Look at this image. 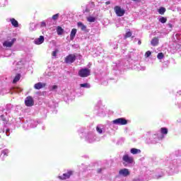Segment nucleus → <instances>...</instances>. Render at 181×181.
I'll return each mask as SVG.
<instances>
[{"label": "nucleus", "mask_w": 181, "mask_h": 181, "mask_svg": "<svg viewBox=\"0 0 181 181\" xmlns=\"http://www.w3.org/2000/svg\"><path fill=\"white\" fill-rule=\"evenodd\" d=\"M76 62V56L73 54H69L65 58V63H67L69 64H71V63H74Z\"/></svg>", "instance_id": "nucleus-5"}, {"label": "nucleus", "mask_w": 181, "mask_h": 181, "mask_svg": "<svg viewBox=\"0 0 181 181\" xmlns=\"http://www.w3.org/2000/svg\"><path fill=\"white\" fill-rule=\"evenodd\" d=\"M163 57H165V55H163V52H160L157 55V59H158L159 60H162V59H163Z\"/></svg>", "instance_id": "nucleus-23"}, {"label": "nucleus", "mask_w": 181, "mask_h": 181, "mask_svg": "<svg viewBox=\"0 0 181 181\" xmlns=\"http://www.w3.org/2000/svg\"><path fill=\"white\" fill-rule=\"evenodd\" d=\"M131 36H132V33L129 31L125 34L124 38L127 39V37H131Z\"/></svg>", "instance_id": "nucleus-27"}, {"label": "nucleus", "mask_w": 181, "mask_h": 181, "mask_svg": "<svg viewBox=\"0 0 181 181\" xmlns=\"http://www.w3.org/2000/svg\"><path fill=\"white\" fill-rule=\"evenodd\" d=\"M8 153H9V151L8 149H4L1 151V155H3V158L8 156Z\"/></svg>", "instance_id": "nucleus-20"}, {"label": "nucleus", "mask_w": 181, "mask_h": 181, "mask_svg": "<svg viewBox=\"0 0 181 181\" xmlns=\"http://www.w3.org/2000/svg\"><path fill=\"white\" fill-rule=\"evenodd\" d=\"M151 54H152V53L151 52V51H147L145 54L146 57H149V56H151Z\"/></svg>", "instance_id": "nucleus-30"}, {"label": "nucleus", "mask_w": 181, "mask_h": 181, "mask_svg": "<svg viewBox=\"0 0 181 181\" xmlns=\"http://www.w3.org/2000/svg\"><path fill=\"white\" fill-rule=\"evenodd\" d=\"M141 40H139V41H138V45H141Z\"/></svg>", "instance_id": "nucleus-37"}, {"label": "nucleus", "mask_w": 181, "mask_h": 181, "mask_svg": "<svg viewBox=\"0 0 181 181\" xmlns=\"http://www.w3.org/2000/svg\"><path fill=\"white\" fill-rule=\"evenodd\" d=\"M56 89H57V86L54 85V86H52V90H56Z\"/></svg>", "instance_id": "nucleus-33"}, {"label": "nucleus", "mask_w": 181, "mask_h": 181, "mask_svg": "<svg viewBox=\"0 0 181 181\" xmlns=\"http://www.w3.org/2000/svg\"><path fill=\"white\" fill-rule=\"evenodd\" d=\"M15 42H16V38H13L11 41L6 40L4 42L3 46L4 47H12Z\"/></svg>", "instance_id": "nucleus-9"}, {"label": "nucleus", "mask_w": 181, "mask_h": 181, "mask_svg": "<svg viewBox=\"0 0 181 181\" xmlns=\"http://www.w3.org/2000/svg\"><path fill=\"white\" fill-rule=\"evenodd\" d=\"M43 42H45V37L43 35H40L39 38L34 40L35 45H42Z\"/></svg>", "instance_id": "nucleus-11"}, {"label": "nucleus", "mask_w": 181, "mask_h": 181, "mask_svg": "<svg viewBox=\"0 0 181 181\" xmlns=\"http://www.w3.org/2000/svg\"><path fill=\"white\" fill-rule=\"evenodd\" d=\"M169 28H173V25L171 23L168 24Z\"/></svg>", "instance_id": "nucleus-36"}, {"label": "nucleus", "mask_w": 181, "mask_h": 181, "mask_svg": "<svg viewBox=\"0 0 181 181\" xmlns=\"http://www.w3.org/2000/svg\"><path fill=\"white\" fill-rule=\"evenodd\" d=\"M64 32V30L62 28V27L58 26L57 28V35H63V33Z\"/></svg>", "instance_id": "nucleus-18"}, {"label": "nucleus", "mask_w": 181, "mask_h": 181, "mask_svg": "<svg viewBox=\"0 0 181 181\" xmlns=\"http://www.w3.org/2000/svg\"><path fill=\"white\" fill-rule=\"evenodd\" d=\"M151 45L153 47L158 46V45H159V38L158 37H154L151 41Z\"/></svg>", "instance_id": "nucleus-12"}, {"label": "nucleus", "mask_w": 181, "mask_h": 181, "mask_svg": "<svg viewBox=\"0 0 181 181\" xmlns=\"http://www.w3.org/2000/svg\"><path fill=\"white\" fill-rule=\"evenodd\" d=\"M57 53H59V49H55L52 52V56H53V57H56V56H57Z\"/></svg>", "instance_id": "nucleus-28"}, {"label": "nucleus", "mask_w": 181, "mask_h": 181, "mask_svg": "<svg viewBox=\"0 0 181 181\" xmlns=\"http://www.w3.org/2000/svg\"><path fill=\"white\" fill-rule=\"evenodd\" d=\"M168 132V128H165V127L160 128V134H162L163 135H167Z\"/></svg>", "instance_id": "nucleus-19"}, {"label": "nucleus", "mask_w": 181, "mask_h": 181, "mask_svg": "<svg viewBox=\"0 0 181 181\" xmlns=\"http://www.w3.org/2000/svg\"><path fill=\"white\" fill-rule=\"evenodd\" d=\"M25 105L26 107H33L35 105V100L32 96H28L25 100Z\"/></svg>", "instance_id": "nucleus-4"}, {"label": "nucleus", "mask_w": 181, "mask_h": 181, "mask_svg": "<svg viewBox=\"0 0 181 181\" xmlns=\"http://www.w3.org/2000/svg\"><path fill=\"white\" fill-rule=\"evenodd\" d=\"M87 21L88 22H90V23L95 22V17L89 16L87 18Z\"/></svg>", "instance_id": "nucleus-22"}, {"label": "nucleus", "mask_w": 181, "mask_h": 181, "mask_svg": "<svg viewBox=\"0 0 181 181\" xmlns=\"http://www.w3.org/2000/svg\"><path fill=\"white\" fill-rule=\"evenodd\" d=\"M96 131L99 133V134H103V129L98 127H96Z\"/></svg>", "instance_id": "nucleus-29"}, {"label": "nucleus", "mask_w": 181, "mask_h": 181, "mask_svg": "<svg viewBox=\"0 0 181 181\" xmlns=\"http://www.w3.org/2000/svg\"><path fill=\"white\" fill-rule=\"evenodd\" d=\"M119 176H124V177H127V176H129V175H131V173L128 168H123L119 171Z\"/></svg>", "instance_id": "nucleus-8"}, {"label": "nucleus", "mask_w": 181, "mask_h": 181, "mask_svg": "<svg viewBox=\"0 0 181 181\" xmlns=\"http://www.w3.org/2000/svg\"><path fill=\"white\" fill-rule=\"evenodd\" d=\"M111 4V1H106L105 5H110Z\"/></svg>", "instance_id": "nucleus-34"}, {"label": "nucleus", "mask_w": 181, "mask_h": 181, "mask_svg": "<svg viewBox=\"0 0 181 181\" xmlns=\"http://www.w3.org/2000/svg\"><path fill=\"white\" fill-rule=\"evenodd\" d=\"M132 1H134V2H141V1L142 0H132Z\"/></svg>", "instance_id": "nucleus-35"}, {"label": "nucleus", "mask_w": 181, "mask_h": 181, "mask_svg": "<svg viewBox=\"0 0 181 181\" xmlns=\"http://www.w3.org/2000/svg\"><path fill=\"white\" fill-rule=\"evenodd\" d=\"M167 21H168V18H166L165 17H161L159 19V22H160L161 23H166Z\"/></svg>", "instance_id": "nucleus-24"}, {"label": "nucleus", "mask_w": 181, "mask_h": 181, "mask_svg": "<svg viewBox=\"0 0 181 181\" xmlns=\"http://www.w3.org/2000/svg\"><path fill=\"white\" fill-rule=\"evenodd\" d=\"M130 152L131 153H132V155H136L138 153H141V150L138 148H131Z\"/></svg>", "instance_id": "nucleus-15"}, {"label": "nucleus", "mask_w": 181, "mask_h": 181, "mask_svg": "<svg viewBox=\"0 0 181 181\" xmlns=\"http://www.w3.org/2000/svg\"><path fill=\"white\" fill-rule=\"evenodd\" d=\"M101 172H103V168H98L97 170V173H101Z\"/></svg>", "instance_id": "nucleus-32"}, {"label": "nucleus", "mask_w": 181, "mask_h": 181, "mask_svg": "<svg viewBox=\"0 0 181 181\" xmlns=\"http://www.w3.org/2000/svg\"><path fill=\"white\" fill-rule=\"evenodd\" d=\"M114 11L117 16H124L125 15V10L121 8L119 6H115Z\"/></svg>", "instance_id": "nucleus-3"}, {"label": "nucleus", "mask_w": 181, "mask_h": 181, "mask_svg": "<svg viewBox=\"0 0 181 181\" xmlns=\"http://www.w3.org/2000/svg\"><path fill=\"white\" fill-rule=\"evenodd\" d=\"M10 21L14 28H19V23H18V21H16L15 18H11Z\"/></svg>", "instance_id": "nucleus-13"}, {"label": "nucleus", "mask_w": 181, "mask_h": 181, "mask_svg": "<svg viewBox=\"0 0 181 181\" xmlns=\"http://www.w3.org/2000/svg\"><path fill=\"white\" fill-rule=\"evenodd\" d=\"M78 74L79 77H82V78L88 77V76H90L91 74V70H90L88 68H83L78 71Z\"/></svg>", "instance_id": "nucleus-1"}, {"label": "nucleus", "mask_w": 181, "mask_h": 181, "mask_svg": "<svg viewBox=\"0 0 181 181\" xmlns=\"http://www.w3.org/2000/svg\"><path fill=\"white\" fill-rule=\"evenodd\" d=\"M59 16H60L59 13H57L52 16L53 21H57L59 19Z\"/></svg>", "instance_id": "nucleus-26"}, {"label": "nucleus", "mask_w": 181, "mask_h": 181, "mask_svg": "<svg viewBox=\"0 0 181 181\" xmlns=\"http://www.w3.org/2000/svg\"><path fill=\"white\" fill-rule=\"evenodd\" d=\"M76 33H77V29L76 28L72 29L70 34L71 40H74V37H76Z\"/></svg>", "instance_id": "nucleus-14"}, {"label": "nucleus", "mask_w": 181, "mask_h": 181, "mask_svg": "<svg viewBox=\"0 0 181 181\" xmlns=\"http://www.w3.org/2000/svg\"><path fill=\"white\" fill-rule=\"evenodd\" d=\"M73 175V171L69 170L66 173H64L62 175H59L58 177L61 180H66V179H70V176Z\"/></svg>", "instance_id": "nucleus-7"}, {"label": "nucleus", "mask_w": 181, "mask_h": 181, "mask_svg": "<svg viewBox=\"0 0 181 181\" xmlns=\"http://www.w3.org/2000/svg\"><path fill=\"white\" fill-rule=\"evenodd\" d=\"M112 124H115V125H127V124H128V120L121 117L113 120Z\"/></svg>", "instance_id": "nucleus-2"}, {"label": "nucleus", "mask_w": 181, "mask_h": 181, "mask_svg": "<svg viewBox=\"0 0 181 181\" xmlns=\"http://www.w3.org/2000/svg\"><path fill=\"white\" fill-rule=\"evenodd\" d=\"M77 25L78 28H81V30H86L87 29V26L84 25L81 22H78Z\"/></svg>", "instance_id": "nucleus-17"}, {"label": "nucleus", "mask_w": 181, "mask_h": 181, "mask_svg": "<svg viewBox=\"0 0 181 181\" xmlns=\"http://www.w3.org/2000/svg\"><path fill=\"white\" fill-rule=\"evenodd\" d=\"M21 80V74H17L13 80V84H16Z\"/></svg>", "instance_id": "nucleus-16"}, {"label": "nucleus", "mask_w": 181, "mask_h": 181, "mask_svg": "<svg viewBox=\"0 0 181 181\" xmlns=\"http://www.w3.org/2000/svg\"><path fill=\"white\" fill-rule=\"evenodd\" d=\"M41 28H46V23L45 21L41 23Z\"/></svg>", "instance_id": "nucleus-31"}, {"label": "nucleus", "mask_w": 181, "mask_h": 181, "mask_svg": "<svg viewBox=\"0 0 181 181\" xmlns=\"http://www.w3.org/2000/svg\"><path fill=\"white\" fill-rule=\"evenodd\" d=\"M165 12H166V8L164 7H161L158 9V13H160V15H164Z\"/></svg>", "instance_id": "nucleus-21"}, {"label": "nucleus", "mask_w": 181, "mask_h": 181, "mask_svg": "<svg viewBox=\"0 0 181 181\" xmlns=\"http://www.w3.org/2000/svg\"><path fill=\"white\" fill-rule=\"evenodd\" d=\"M80 87H83L85 88H90V84L86 83H81L80 84Z\"/></svg>", "instance_id": "nucleus-25"}, {"label": "nucleus", "mask_w": 181, "mask_h": 181, "mask_svg": "<svg viewBox=\"0 0 181 181\" xmlns=\"http://www.w3.org/2000/svg\"><path fill=\"white\" fill-rule=\"evenodd\" d=\"M46 87V83L38 82L34 85V88L35 90H40L41 88H45Z\"/></svg>", "instance_id": "nucleus-10"}, {"label": "nucleus", "mask_w": 181, "mask_h": 181, "mask_svg": "<svg viewBox=\"0 0 181 181\" xmlns=\"http://www.w3.org/2000/svg\"><path fill=\"white\" fill-rule=\"evenodd\" d=\"M122 160L124 163H128L129 165L131 163H134V157L129 156V155L126 154L122 157Z\"/></svg>", "instance_id": "nucleus-6"}]
</instances>
